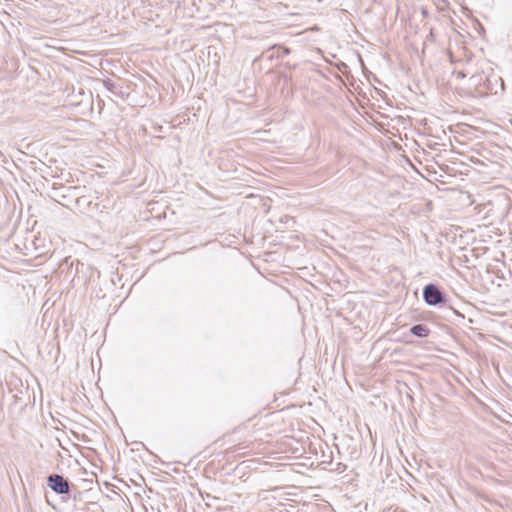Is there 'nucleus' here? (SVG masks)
<instances>
[{
    "mask_svg": "<svg viewBox=\"0 0 512 512\" xmlns=\"http://www.w3.org/2000/svg\"><path fill=\"white\" fill-rule=\"evenodd\" d=\"M104 86L109 90V91H113L114 88H115V85L114 83L111 81V80H105L104 81Z\"/></svg>",
    "mask_w": 512,
    "mask_h": 512,
    "instance_id": "obj_5",
    "label": "nucleus"
},
{
    "mask_svg": "<svg viewBox=\"0 0 512 512\" xmlns=\"http://www.w3.org/2000/svg\"><path fill=\"white\" fill-rule=\"evenodd\" d=\"M76 204L79 208H82L84 205L89 207L92 204V202L89 201L86 196H81L76 200Z\"/></svg>",
    "mask_w": 512,
    "mask_h": 512,
    "instance_id": "obj_4",
    "label": "nucleus"
},
{
    "mask_svg": "<svg viewBox=\"0 0 512 512\" xmlns=\"http://www.w3.org/2000/svg\"><path fill=\"white\" fill-rule=\"evenodd\" d=\"M290 53V49L287 48V47H284L283 50H282V54L283 55H288Z\"/></svg>",
    "mask_w": 512,
    "mask_h": 512,
    "instance_id": "obj_6",
    "label": "nucleus"
},
{
    "mask_svg": "<svg viewBox=\"0 0 512 512\" xmlns=\"http://www.w3.org/2000/svg\"><path fill=\"white\" fill-rule=\"evenodd\" d=\"M411 334L419 338H425L429 335L430 329L425 324H416L410 328Z\"/></svg>",
    "mask_w": 512,
    "mask_h": 512,
    "instance_id": "obj_3",
    "label": "nucleus"
},
{
    "mask_svg": "<svg viewBox=\"0 0 512 512\" xmlns=\"http://www.w3.org/2000/svg\"><path fill=\"white\" fill-rule=\"evenodd\" d=\"M423 298L430 306L444 304L446 302V295L435 285L428 284L423 289Z\"/></svg>",
    "mask_w": 512,
    "mask_h": 512,
    "instance_id": "obj_2",
    "label": "nucleus"
},
{
    "mask_svg": "<svg viewBox=\"0 0 512 512\" xmlns=\"http://www.w3.org/2000/svg\"><path fill=\"white\" fill-rule=\"evenodd\" d=\"M47 486L59 495H69L70 482L60 474H50L47 477Z\"/></svg>",
    "mask_w": 512,
    "mask_h": 512,
    "instance_id": "obj_1",
    "label": "nucleus"
}]
</instances>
